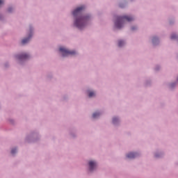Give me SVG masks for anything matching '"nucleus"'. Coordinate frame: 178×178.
I'll use <instances>...</instances> for the list:
<instances>
[{
  "mask_svg": "<svg viewBox=\"0 0 178 178\" xmlns=\"http://www.w3.org/2000/svg\"><path fill=\"white\" fill-rule=\"evenodd\" d=\"M95 93L94 92H89L88 97L90 98H91L92 97H95Z\"/></svg>",
  "mask_w": 178,
  "mask_h": 178,
  "instance_id": "10",
  "label": "nucleus"
},
{
  "mask_svg": "<svg viewBox=\"0 0 178 178\" xmlns=\"http://www.w3.org/2000/svg\"><path fill=\"white\" fill-rule=\"evenodd\" d=\"M86 7L84 6L78 7L76 10H74L72 13V15L74 17H76V20L74 22V26L81 30L86 26V22L88 20V17H81L80 14L81 13V10H84Z\"/></svg>",
  "mask_w": 178,
  "mask_h": 178,
  "instance_id": "1",
  "label": "nucleus"
},
{
  "mask_svg": "<svg viewBox=\"0 0 178 178\" xmlns=\"http://www.w3.org/2000/svg\"><path fill=\"white\" fill-rule=\"evenodd\" d=\"M30 38H31V34L29 35V38L22 40V44L23 45H24V44H27V42L30 41Z\"/></svg>",
  "mask_w": 178,
  "mask_h": 178,
  "instance_id": "7",
  "label": "nucleus"
},
{
  "mask_svg": "<svg viewBox=\"0 0 178 178\" xmlns=\"http://www.w3.org/2000/svg\"><path fill=\"white\" fill-rule=\"evenodd\" d=\"M123 45H124V42H123L122 40H119L118 47H123Z\"/></svg>",
  "mask_w": 178,
  "mask_h": 178,
  "instance_id": "8",
  "label": "nucleus"
},
{
  "mask_svg": "<svg viewBox=\"0 0 178 178\" xmlns=\"http://www.w3.org/2000/svg\"><path fill=\"white\" fill-rule=\"evenodd\" d=\"M177 38V36L175 35V34H172V35H171V40H175V38Z\"/></svg>",
  "mask_w": 178,
  "mask_h": 178,
  "instance_id": "13",
  "label": "nucleus"
},
{
  "mask_svg": "<svg viewBox=\"0 0 178 178\" xmlns=\"http://www.w3.org/2000/svg\"><path fill=\"white\" fill-rule=\"evenodd\" d=\"M133 20H134V18L127 15L118 17L115 22V26L117 29H122V25L123 23H124V22H133Z\"/></svg>",
  "mask_w": 178,
  "mask_h": 178,
  "instance_id": "2",
  "label": "nucleus"
},
{
  "mask_svg": "<svg viewBox=\"0 0 178 178\" xmlns=\"http://www.w3.org/2000/svg\"><path fill=\"white\" fill-rule=\"evenodd\" d=\"M59 51L62 53L63 56H69V55H76V51H69L65 47H60Z\"/></svg>",
  "mask_w": 178,
  "mask_h": 178,
  "instance_id": "3",
  "label": "nucleus"
},
{
  "mask_svg": "<svg viewBox=\"0 0 178 178\" xmlns=\"http://www.w3.org/2000/svg\"><path fill=\"white\" fill-rule=\"evenodd\" d=\"M17 151V149H13L11 150V154H12L13 155H14V154H16Z\"/></svg>",
  "mask_w": 178,
  "mask_h": 178,
  "instance_id": "12",
  "label": "nucleus"
},
{
  "mask_svg": "<svg viewBox=\"0 0 178 178\" xmlns=\"http://www.w3.org/2000/svg\"><path fill=\"white\" fill-rule=\"evenodd\" d=\"M89 168L90 172H92V170H94V168H97V163L92 161H89Z\"/></svg>",
  "mask_w": 178,
  "mask_h": 178,
  "instance_id": "4",
  "label": "nucleus"
},
{
  "mask_svg": "<svg viewBox=\"0 0 178 178\" xmlns=\"http://www.w3.org/2000/svg\"><path fill=\"white\" fill-rule=\"evenodd\" d=\"M8 12H12V8H8Z\"/></svg>",
  "mask_w": 178,
  "mask_h": 178,
  "instance_id": "16",
  "label": "nucleus"
},
{
  "mask_svg": "<svg viewBox=\"0 0 178 178\" xmlns=\"http://www.w3.org/2000/svg\"><path fill=\"white\" fill-rule=\"evenodd\" d=\"M119 122V120H118V118H114L113 119V123L114 124H116V122Z\"/></svg>",
  "mask_w": 178,
  "mask_h": 178,
  "instance_id": "11",
  "label": "nucleus"
},
{
  "mask_svg": "<svg viewBox=\"0 0 178 178\" xmlns=\"http://www.w3.org/2000/svg\"><path fill=\"white\" fill-rule=\"evenodd\" d=\"M131 30H136V28L135 27H132Z\"/></svg>",
  "mask_w": 178,
  "mask_h": 178,
  "instance_id": "17",
  "label": "nucleus"
},
{
  "mask_svg": "<svg viewBox=\"0 0 178 178\" xmlns=\"http://www.w3.org/2000/svg\"><path fill=\"white\" fill-rule=\"evenodd\" d=\"M138 154L137 153H129L127 155V157H128L129 159H133L136 157H137Z\"/></svg>",
  "mask_w": 178,
  "mask_h": 178,
  "instance_id": "6",
  "label": "nucleus"
},
{
  "mask_svg": "<svg viewBox=\"0 0 178 178\" xmlns=\"http://www.w3.org/2000/svg\"><path fill=\"white\" fill-rule=\"evenodd\" d=\"M100 113H94L93 115H92V118L94 119L98 118V116H99Z\"/></svg>",
  "mask_w": 178,
  "mask_h": 178,
  "instance_id": "9",
  "label": "nucleus"
},
{
  "mask_svg": "<svg viewBox=\"0 0 178 178\" xmlns=\"http://www.w3.org/2000/svg\"><path fill=\"white\" fill-rule=\"evenodd\" d=\"M29 57V54H24L17 56V59H19V60H23L24 59H28Z\"/></svg>",
  "mask_w": 178,
  "mask_h": 178,
  "instance_id": "5",
  "label": "nucleus"
},
{
  "mask_svg": "<svg viewBox=\"0 0 178 178\" xmlns=\"http://www.w3.org/2000/svg\"><path fill=\"white\" fill-rule=\"evenodd\" d=\"M3 3V0H0V6Z\"/></svg>",
  "mask_w": 178,
  "mask_h": 178,
  "instance_id": "15",
  "label": "nucleus"
},
{
  "mask_svg": "<svg viewBox=\"0 0 178 178\" xmlns=\"http://www.w3.org/2000/svg\"><path fill=\"white\" fill-rule=\"evenodd\" d=\"M155 41H158V38H154L152 39V42H153V44H155Z\"/></svg>",
  "mask_w": 178,
  "mask_h": 178,
  "instance_id": "14",
  "label": "nucleus"
}]
</instances>
